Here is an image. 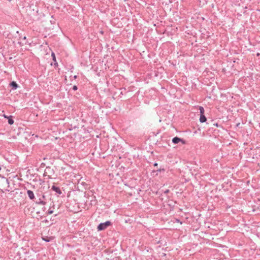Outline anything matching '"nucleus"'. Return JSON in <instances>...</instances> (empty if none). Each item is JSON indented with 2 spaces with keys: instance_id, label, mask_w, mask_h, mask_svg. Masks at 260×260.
Segmentation results:
<instances>
[{
  "instance_id": "obj_9",
  "label": "nucleus",
  "mask_w": 260,
  "mask_h": 260,
  "mask_svg": "<svg viewBox=\"0 0 260 260\" xmlns=\"http://www.w3.org/2000/svg\"><path fill=\"white\" fill-rule=\"evenodd\" d=\"M27 194L29 197V198L30 199H34L35 198V196H34V193L32 191L30 190H28L27 191Z\"/></svg>"
},
{
  "instance_id": "obj_15",
  "label": "nucleus",
  "mask_w": 260,
  "mask_h": 260,
  "mask_svg": "<svg viewBox=\"0 0 260 260\" xmlns=\"http://www.w3.org/2000/svg\"><path fill=\"white\" fill-rule=\"evenodd\" d=\"M53 213V211H48V214H51Z\"/></svg>"
},
{
  "instance_id": "obj_14",
  "label": "nucleus",
  "mask_w": 260,
  "mask_h": 260,
  "mask_svg": "<svg viewBox=\"0 0 260 260\" xmlns=\"http://www.w3.org/2000/svg\"><path fill=\"white\" fill-rule=\"evenodd\" d=\"M4 117L5 118H7V119H8L9 118V116H7L5 114H4Z\"/></svg>"
},
{
  "instance_id": "obj_13",
  "label": "nucleus",
  "mask_w": 260,
  "mask_h": 260,
  "mask_svg": "<svg viewBox=\"0 0 260 260\" xmlns=\"http://www.w3.org/2000/svg\"><path fill=\"white\" fill-rule=\"evenodd\" d=\"M73 89L74 90H77L78 89V87L76 85H74L73 87Z\"/></svg>"
},
{
  "instance_id": "obj_1",
  "label": "nucleus",
  "mask_w": 260,
  "mask_h": 260,
  "mask_svg": "<svg viewBox=\"0 0 260 260\" xmlns=\"http://www.w3.org/2000/svg\"><path fill=\"white\" fill-rule=\"evenodd\" d=\"M88 202H89L88 207L95 205L97 203L95 197L92 194L91 197H88V200L86 201L87 205Z\"/></svg>"
},
{
  "instance_id": "obj_7",
  "label": "nucleus",
  "mask_w": 260,
  "mask_h": 260,
  "mask_svg": "<svg viewBox=\"0 0 260 260\" xmlns=\"http://www.w3.org/2000/svg\"><path fill=\"white\" fill-rule=\"evenodd\" d=\"M206 121H207V118L204 114H202V115H200V121L201 122V123H203V122H205Z\"/></svg>"
},
{
  "instance_id": "obj_8",
  "label": "nucleus",
  "mask_w": 260,
  "mask_h": 260,
  "mask_svg": "<svg viewBox=\"0 0 260 260\" xmlns=\"http://www.w3.org/2000/svg\"><path fill=\"white\" fill-rule=\"evenodd\" d=\"M51 56H52V59H53V60L54 61V66H55V67L57 66H58V63H57V62L56 61L54 53H53V52L52 53Z\"/></svg>"
},
{
  "instance_id": "obj_16",
  "label": "nucleus",
  "mask_w": 260,
  "mask_h": 260,
  "mask_svg": "<svg viewBox=\"0 0 260 260\" xmlns=\"http://www.w3.org/2000/svg\"><path fill=\"white\" fill-rule=\"evenodd\" d=\"M153 166H154V168H155V167H156V168H157V166H158V164H157V163H155V164H154V165H153Z\"/></svg>"
},
{
  "instance_id": "obj_6",
  "label": "nucleus",
  "mask_w": 260,
  "mask_h": 260,
  "mask_svg": "<svg viewBox=\"0 0 260 260\" xmlns=\"http://www.w3.org/2000/svg\"><path fill=\"white\" fill-rule=\"evenodd\" d=\"M52 189L59 194L61 193V191L60 188L58 187H56L55 186H52Z\"/></svg>"
},
{
  "instance_id": "obj_20",
  "label": "nucleus",
  "mask_w": 260,
  "mask_h": 260,
  "mask_svg": "<svg viewBox=\"0 0 260 260\" xmlns=\"http://www.w3.org/2000/svg\"><path fill=\"white\" fill-rule=\"evenodd\" d=\"M1 170V167H0V171Z\"/></svg>"
},
{
  "instance_id": "obj_5",
  "label": "nucleus",
  "mask_w": 260,
  "mask_h": 260,
  "mask_svg": "<svg viewBox=\"0 0 260 260\" xmlns=\"http://www.w3.org/2000/svg\"><path fill=\"white\" fill-rule=\"evenodd\" d=\"M22 41H21L20 42H18V43L20 44V46H23L24 45H25L27 43V41H26V37L25 36H24L22 38Z\"/></svg>"
},
{
  "instance_id": "obj_17",
  "label": "nucleus",
  "mask_w": 260,
  "mask_h": 260,
  "mask_svg": "<svg viewBox=\"0 0 260 260\" xmlns=\"http://www.w3.org/2000/svg\"><path fill=\"white\" fill-rule=\"evenodd\" d=\"M4 180L6 181V182L7 183H8V180H7V179L5 178H4Z\"/></svg>"
},
{
  "instance_id": "obj_3",
  "label": "nucleus",
  "mask_w": 260,
  "mask_h": 260,
  "mask_svg": "<svg viewBox=\"0 0 260 260\" xmlns=\"http://www.w3.org/2000/svg\"><path fill=\"white\" fill-rule=\"evenodd\" d=\"M172 142L174 144H178L179 142H181L183 144H185L184 140H182L181 138H178V137H175L174 138H173Z\"/></svg>"
},
{
  "instance_id": "obj_2",
  "label": "nucleus",
  "mask_w": 260,
  "mask_h": 260,
  "mask_svg": "<svg viewBox=\"0 0 260 260\" xmlns=\"http://www.w3.org/2000/svg\"><path fill=\"white\" fill-rule=\"evenodd\" d=\"M110 224L111 222L109 221H107L104 223H101L98 225V229L99 231L104 230L110 225Z\"/></svg>"
},
{
  "instance_id": "obj_11",
  "label": "nucleus",
  "mask_w": 260,
  "mask_h": 260,
  "mask_svg": "<svg viewBox=\"0 0 260 260\" xmlns=\"http://www.w3.org/2000/svg\"><path fill=\"white\" fill-rule=\"evenodd\" d=\"M42 239L43 240L46 241V242H49L50 241L52 240L53 239V237H43L42 238Z\"/></svg>"
},
{
  "instance_id": "obj_19",
  "label": "nucleus",
  "mask_w": 260,
  "mask_h": 260,
  "mask_svg": "<svg viewBox=\"0 0 260 260\" xmlns=\"http://www.w3.org/2000/svg\"><path fill=\"white\" fill-rule=\"evenodd\" d=\"M123 92L122 91L121 92V93H120V94H123Z\"/></svg>"
},
{
  "instance_id": "obj_10",
  "label": "nucleus",
  "mask_w": 260,
  "mask_h": 260,
  "mask_svg": "<svg viewBox=\"0 0 260 260\" xmlns=\"http://www.w3.org/2000/svg\"><path fill=\"white\" fill-rule=\"evenodd\" d=\"M8 119V123L10 125H12L14 123V120L13 119V116L12 115L9 116V118Z\"/></svg>"
},
{
  "instance_id": "obj_12",
  "label": "nucleus",
  "mask_w": 260,
  "mask_h": 260,
  "mask_svg": "<svg viewBox=\"0 0 260 260\" xmlns=\"http://www.w3.org/2000/svg\"><path fill=\"white\" fill-rule=\"evenodd\" d=\"M199 110L201 114H203L205 113V109L203 107V106L199 107Z\"/></svg>"
},
{
  "instance_id": "obj_4",
  "label": "nucleus",
  "mask_w": 260,
  "mask_h": 260,
  "mask_svg": "<svg viewBox=\"0 0 260 260\" xmlns=\"http://www.w3.org/2000/svg\"><path fill=\"white\" fill-rule=\"evenodd\" d=\"M10 85L12 87V89L14 90L16 89L18 87L17 83L15 81L11 82Z\"/></svg>"
},
{
  "instance_id": "obj_18",
  "label": "nucleus",
  "mask_w": 260,
  "mask_h": 260,
  "mask_svg": "<svg viewBox=\"0 0 260 260\" xmlns=\"http://www.w3.org/2000/svg\"><path fill=\"white\" fill-rule=\"evenodd\" d=\"M77 76L76 75H75V76H74V79H76V78H77Z\"/></svg>"
}]
</instances>
